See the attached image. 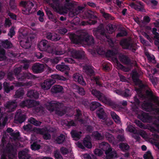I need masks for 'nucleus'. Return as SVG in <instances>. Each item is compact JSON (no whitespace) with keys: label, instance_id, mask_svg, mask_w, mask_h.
<instances>
[{"label":"nucleus","instance_id":"f257e3e1","mask_svg":"<svg viewBox=\"0 0 159 159\" xmlns=\"http://www.w3.org/2000/svg\"><path fill=\"white\" fill-rule=\"evenodd\" d=\"M101 149L96 148L94 151V154L98 156H101L105 152L107 159H111L117 157V154L116 151L110 147L108 143L105 142H102L99 145Z\"/></svg>","mask_w":159,"mask_h":159},{"label":"nucleus","instance_id":"f03ea898","mask_svg":"<svg viewBox=\"0 0 159 159\" xmlns=\"http://www.w3.org/2000/svg\"><path fill=\"white\" fill-rule=\"evenodd\" d=\"M69 38L75 43L85 42L88 45H93L94 43V39L92 35L86 32L82 33L79 35H76L75 34H70Z\"/></svg>","mask_w":159,"mask_h":159},{"label":"nucleus","instance_id":"7ed1b4c3","mask_svg":"<svg viewBox=\"0 0 159 159\" xmlns=\"http://www.w3.org/2000/svg\"><path fill=\"white\" fill-rule=\"evenodd\" d=\"M93 34L97 39L104 41H107L111 46L112 47L114 45L112 38L106 34L105 30L102 27H98L94 31Z\"/></svg>","mask_w":159,"mask_h":159},{"label":"nucleus","instance_id":"20e7f679","mask_svg":"<svg viewBox=\"0 0 159 159\" xmlns=\"http://www.w3.org/2000/svg\"><path fill=\"white\" fill-rule=\"evenodd\" d=\"M92 94L100 101L107 104L112 108H115L117 105L115 102L112 101L111 99L106 97L103 94L96 89H90Z\"/></svg>","mask_w":159,"mask_h":159},{"label":"nucleus","instance_id":"39448f33","mask_svg":"<svg viewBox=\"0 0 159 159\" xmlns=\"http://www.w3.org/2000/svg\"><path fill=\"white\" fill-rule=\"evenodd\" d=\"M37 46L39 49L42 51H48L50 53L57 55H61L63 53V51L57 50L50 47L48 41L45 39L42 40L38 43Z\"/></svg>","mask_w":159,"mask_h":159},{"label":"nucleus","instance_id":"423d86ee","mask_svg":"<svg viewBox=\"0 0 159 159\" xmlns=\"http://www.w3.org/2000/svg\"><path fill=\"white\" fill-rule=\"evenodd\" d=\"M49 110L51 111H55V113L59 116H63L66 112L65 109H63L61 103L51 101L49 103Z\"/></svg>","mask_w":159,"mask_h":159},{"label":"nucleus","instance_id":"0eeeda50","mask_svg":"<svg viewBox=\"0 0 159 159\" xmlns=\"http://www.w3.org/2000/svg\"><path fill=\"white\" fill-rule=\"evenodd\" d=\"M120 45L123 49L131 50L133 52L137 49L136 44L134 43L131 39H123L120 42Z\"/></svg>","mask_w":159,"mask_h":159},{"label":"nucleus","instance_id":"6e6552de","mask_svg":"<svg viewBox=\"0 0 159 159\" xmlns=\"http://www.w3.org/2000/svg\"><path fill=\"white\" fill-rule=\"evenodd\" d=\"M14 145L10 143H8L6 148L3 149V152L1 155V159H7V156L9 159H12L14 156Z\"/></svg>","mask_w":159,"mask_h":159},{"label":"nucleus","instance_id":"1a4fd4ad","mask_svg":"<svg viewBox=\"0 0 159 159\" xmlns=\"http://www.w3.org/2000/svg\"><path fill=\"white\" fill-rule=\"evenodd\" d=\"M20 5L23 7L22 13L23 14L28 15L32 12L31 9L34 5L32 2L21 1L20 2Z\"/></svg>","mask_w":159,"mask_h":159},{"label":"nucleus","instance_id":"9d476101","mask_svg":"<svg viewBox=\"0 0 159 159\" xmlns=\"http://www.w3.org/2000/svg\"><path fill=\"white\" fill-rule=\"evenodd\" d=\"M71 56L74 58L79 59H84L85 57V52L82 50H77L74 49H70Z\"/></svg>","mask_w":159,"mask_h":159},{"label":"nucleus","instance_id":"9b49d317","mask_svg":"<svg viewBox=\"0 0 159 159\" xmlns=\"http://www.w3.org/2000/svg\"><path fill=\"white\" fill-rule=\"evenodd\" d=\"M34 75L29 73H21L16 76L18 80L19 81H26L28 79L34 78Z\"/></svg>","mask_w":159,"mask_h":159},{"label":"nucleus","instance_id":"f8f14e48","mask_svg":"<svg viewBox=\"0 0 159 159\" xmlns=\"http://www.w3.org/2000/svg\"><path fill=\"white\" fill-rule=\"evenodd\" d=\"M138 118L143 122H149L152 120V117L148 113L142 111L140 114L138 115Z\"/></svg>","mask_w":159,"mask_h":159},{"label":"nucleus","instance_id":"ddd939ff","mask_svg":"<svg viewBox=\"0 0 159 159\" xmlns=\"http://www.w3.org/2000/svg\"><path fill=\"white\" fill-rule=\"evenodd\" d=\"M45 68L44 64L39 63H35L32 66V69L34 74H38L43 72Z\"/></svg>","mask_w":159,"mask_h":159},{"label":"nucleus","instance_id":"4468645a","mask_svg":"<svg viewBox=\"0 0 159 159\" xmlns=\"http://www.w3.org/2000/svg\"><path fill=\"white\" fill-rule=\"evenodd\" d=\"M36 104H39V102H37L33 100L26 99L22 101L20 103V106L24 107H33L35 106V103Z\"/></svg>","mask_w":159,"mask_h":159},{"label":"nucleus","instance_id":"2eb2a0df","mask_svg":"<svg viewBox=\"0 0 159 159\" xmlns=\"http://www.w3.org/2000/svg\"><path fill=\"white\" fill-rule=\"evenodd\" d=\"M56 81L52 79H47L41 84V87L44 90H48L50 89Z\"/></svg>","mask_w":159,"mask_h":159},{"label":"nucleus","instance_id":"dca6fc26","mask_svg":"<svg viewBox=\"0 0 159 159\" xmlns=\"http://www.w3.org/2000/svg\"><path fill=\"white\" fill-rule=\"evenodd\" d=\"M15 117L16 120L20 123H21L25 121L26 118L25 115L22 113L21 110H18L16 111Z\"/></svg>","mask_w":159,"mask_h":159},{"label":"nucleus","instance_id":"f3484780","mask_svg":"<svg viewBox=\"0 0 159 159\" xmlns=\"http://www.w3.org/2000/svg\"><path fill=\"white\" fill-rule=\"evenodd\" d=\"M137 2L140 6L136 4L134 2L130 3L129 5L131 8H133L136 11H143L144 9L143 3L140 1Z\"/></svg>","mask_w":159,"mask_h":159},{"label":"nucleus","instance_id":"a211bd4d","mask_svg":"<svg viewBox=\"0 0 159 159\" xmlns=\"http://www.w3.org/2000/svg\"><path fill=\"white\" fill-rule=\"evenodd\" d=\"M73 77L74 80L80 84L84 86L86 85V83L81 74L78 73H75L73 75Z\"/></svg>","mask_w":159,"mask_h":159},{"label":"nucleus","instance_id":"6ab92c4d","mask_svg":"<svg viewBox=\"0 0 159 159\" xmlns=\"http://www.w3.org/2000/svg\"><path fill=\"white\" fill-rule=\"evenodd\" d=\"M47 38L52 41H57L60 40L61 37L59 34L52 33L48 32L47 34Z\"/></svg>","mask_w":159,"mask_h":159},{"label":"nucleus","instance_id":"aec40b11","mask_svg":"<svg viewBox=\"0 0 159 159\" xmlns=\"http://www.w3.org/2000/svg\"><path fill=\"white\" fill-rule=\"evenodd\" d=\"M93 67L91 66L86 65L84 66L83 69L87 75L90 76L95 75V72L93 70Z\"/></svg>","mask_w":159,"mask_h":159},{"label":"nucleus","instance_id":"412c9836","mask_svg":"<svg viewBox=\"0 0 159 159\" xmlns=\"http://www.w3.org/2000/svg\"><path fill=\"white\" fill-rule=\"evenodd\" d=\"M142 109L146 111L150 112L152 110V104L151 102H144L142 104Z\"/></svg>","mask_w":159,"mask_h":159},{"label":"nucleus","instance_id":"4be33fe9","mask_svg":"<svg viewBox=\"0 0 159 159\" xmlns=\"http://www.w3.org/2000/svg\"><path fill=\"white\" fill-rule=\"evenodd\" d=\"M52 8L56 11L58 12L61 11V7L60 5V2L59 0H52V3L51 4Z\"/></svg>","mask_w":159,"mask_h":159},{"label":"nucleus","instance_id":"5701e85b","mask_svg":"<svg viewBox=\"0 0 159 159\" xmlns=\"http://www.w3.org/2000/svg\"><path fill=\"white\" fill-rule=\"evenodd\" d=\"M27 97L31 98L37 99L39 97V93L35 90H30L28 91L27 93Z\"/></svg>","mask_w":159,"mask_h":159},{"label":"nucleus","instance_id":"b1692460","mask_svg":"<svg viewBox=\"0 0 159 159\" xmlns=\"http://www.w3.org/2000/svg\"><path fill=\"white\" fill-rule=\"evenodd\" d=\"M18 156L20 159H29L30 156L27 152L24 150L20 151L18 153Z\"/></svg>","mask_w":159,"mask_h":159},{"label":"nucleus","instance_id":"393cba45","mask_svg":"<svg viewBox=\"0 0 159 159\" xmlns=\"http://www.w3.org/2000/svg\"><path fill=\"white\" fill-rule=\"evenodd\" d=\"M97 114L99 119H102L104 121H105L106 113L103 108H99L97 111Z\"/></svg>","mask_w":159,"mask_h":159},{"label":"nucleus","instance_id":"a878e982","mask_svg":"<svg viewBox=\"0 0 159 159\" xmlns=\"http://www.w3.org/2000/svg\"><path fill=\"white\" fill-rule=\"evenodd\" d=\"M56 69L61 71H63L65 70H69L70 69L69 67L65 64L63 62H62L61 64H58L56 66Z\"/></svg>","mask_w":159,"mask_h":159},{"label":"nucleus","instance_id":"bb28decb","mask_svg":"<svg viewBox=\"0 0 159 159\" xmlns=\"http://www.w3.org/2000/svg\"><path fill=\"white\" fill-rule=\"evenodd\" d=\"M147 88V86L142 83H140L139 85V88L136 89V91L138 93H140L141 96V97H144L143 94H142V92L144 91Z\"/></svg>","mask_w":159,"mask_h":159},{"label":"nucleus","instance_id":"cd10ccee","mask_svg":"<svg viewBox=\"0 0 159 159\" xmlns=\"http://www.w3.org/2000/svg\"><path fill=\"white\" fill-rule=\"evenodd\" d=\"M3 86L4 92L7 93H8L11 90H13L14 88L13 85L10 86V84L6 82L3 83Z\"/></svg>","mask_w":159,"mask_h":159},{"label":"nucleus","instance_id":"c85d7f7f","mask_svg":"<svg viewBox=\"0 0 159 159\" xmlns=\"http://www.w3.org/2000/svg\"><path fill=\"white\" fill-rule=\"evenodd\" d=\"M120 61L125 64L129 65L131 63V60L127 56L123 55L119 57Z\"/></svg>","mask_w":159,"mask_h":159},{"label":"nucleus","instance_id":"c756f323","mask_svg":"<svg viewBox=\"0 0 159 159\" xmlns=\"http://www.w3.org/2000/svg\"><path fill=\"white\" fill-rule=\"evenodd\" d=\"M76 113L75 115V116L77 120L80 122L83 123L84 120L82 118V115L81 111L79 108L76 109Z\"/></svg>","mask_w":159,"mask_h":159},{"label":"nucleus","instance_id":"7c9ffc66","mask_svg":"<svg viewBox=\"0 0 159 159\" xmlns=\"http://www.w3.org/2000/svg\"><path fill=\"white\" fill-rule=\"evenodd\" d=\"M101 104L97 102H93L90 104V110L91 111H94L97 108L101 106Z\"/></svg>","mask_w":159,"mask_h":159},{"label":"nucleus","instance_id":"2f4dec72","mask_svg":"<svg viewBox=\"0 0 159 159\" xmlns=\"http://www.w3.org/2000/svg\"><path fill=\"white\" fill-rule=\"evenodd\" d=\"M63 87L60 85H54L52 88V89L53 93H61L63 90Z\"/></svg>","mask_w":159,"mask_h":159},{"label":"nucleus","instance_id":"473e14b6","mask_svg":"<svg viewBox=\"0 0 159 159\" xmlns=\"http://www.w3.org/2000/svg\"><path fill=\"white\" fill-rule=\"evenodd\" d=\"M81 134V132H78L76 131L73 130H72L70 132V134L72 137L76 140L80 139V135Z\"/></svg>","mask_w":159,"mask_h":159},{"label":"nucleus","instance_id":"72a5a7b5","mask_svg":"<svg viewBox=\"0 0 159 159\" xmlns=\"http://www.w3.org/2000/svg\"><path fill=\"white\" fill-rule=\"evenodd\" d=\"M100 80V77L99 76H93L91 79L92 82L95 83L97 85L100 87H101L102 86V84L101 83Z\"/></svg>","mask_w":159,"mask_h":159},{"label":"nucleus","instance_id":"f704fd0d","mask_svg":"<svg viewBox=\"0 0 159 159\" xmlns=\"http://www.w3.org/2000/svg\"><path fill=\"white\" fill-rule=\"evenodd\" d=\"M92 136L97 140H101L104 139V136L98 131H94L92 133Z\"/></svg>","mask_w":159,"mask_h":159},{"label":"nucleus","instance_id":"c9c22d12","mask_svg":"<svg viewBox=\"0 0 159 159\" xmlns=\"http://www.w3.org/2000/svg\"><path fill=\"white\" fill-rule=\"evenodd\" d=\"M83 144L85 147L90 148H91L92 145L90 141V139L88 138H85L83 140Z\"/></svg>","mask_w":159,"mask_h":159},{"label":"nucleus","instance_id":"e433bc0d","mask_svg":"<svg viewBox=\"0 0 159 159\" xmlns=\"http://www.w3.org/2000/svg\"><path fill=\"white\" fill-rule=\"evenodd\" d=\"M15 102L14 101L8 102L5 105V107L9 109H11L12 111L13 110L16 108V106H15L14 105Z\"/></svg>","mask_w":159,"mask_h":159},{"label":"nucleus","instance_id":"4c0bfd02","mask_svg":"<svg viewBox=\"0 0 159 159\" xmlns=\"http://www.w3.org/2000/svg\"><path fill=\"white\" fill-rule=\"evenodd\" d=\"M20 45L22 47L25 49H28L31 47L30 43L28 40H26L25 42H21Z\"/></svg>","mask_w":159,"mask_h":159},{"label":"nucleus","instance_id":"58836bf2","mask_svg":"<svg viewBox=\"0 0 159 159\" xmlns=\"http://www.w3.org/2000/svg\"><path fill=\"white\" fill-rule=\"evenodd\" d=\"M105 136L107 139L108 140L109 142L114 144L115 138L112 134L109 133H106Z\"/></svg>","mask_w":159,"mask_h":159},{"label":"nucleus","instance_id":"ea45409f","mask_svg":"<svg viewBox=\"0 0 159 159\" xmlns=\"http://www.w3.org/2000/svg\"><path fill=\"white\" fill-rule=\"evenodd\" d=\"M24 90L23 89H19L15 93L16 97L17 98H22L24 95Z\"/></svg>","mask_w":159,"mask_h":159},{"label":"nucleus","instance_id":"a19ab883","mask_svg":"<svg viewBox=\"0 0 159 159\" xmlns=\"http://www.w3.org/2000/svg\"><path fill=\"white\" fill-rule=\"evenodd\" d=\"M41 133L43 135V138L46 140H48L51 139V135L48 133V130L46 129L44 131L43 130L41 131Z\"/></svg>","mask_w":159,"mask_h":159},{"label":"nucleus","instance_id":"79ce46f5","mask_svg":"<svg viewBox=\"0 0 159 159\" xmlns=\"http://www.w3.org/2000/svg\"><path fill=\"white\" fill-rule=\"evenodd\" d=\"M83 8L84 7H78V11L76 9L73 11L70 12L69 14L70 16V17H73L74 16L77 15L79 13V11H82Z\"/></svg>","mask_w":159,"mask_h":159},{"label":"nucleus","instance_id":"37998d69","mask_svg":"<svg viewBox=\"0 0 159 159\" xmlns=\"http://www.w3.org/2000/svg\"><path fill=\"white\" fill-rule=\"evenodd\" d=\"M65 139V136L63 134H61L58 136L56 139V141L59 144L63 143Z\"/></svg>","mask_w":159,"mask_h":159},{"label":"nucleus","instance_id":"c03bdc74","mask_svg":"<svg viewBox=\"0 0 159 159\" xmlns=\"http://www.w3.org/2000/svg\"><path fill=\"white\" fill-rule=\"evenodd\" d=\"M128 34L127 31L125 30L121 29L119 30V32L116 34L117 37L126 36Z\"/></svg>","mask_w":159,"mask_h":159},{"label":"nucleus","instance_id":"a18cd8bd","mask_svg":"<svg viewBox=\"0 0 159 159\" xmlns=\"http://www.w3.org/2000/svg\"><path fill=\"white\" fill-rule=\"evenodd\" d=\"M101 12L102 14L103 17L106 20H114V18L110 14L108 13H106L103 11H101Z\"/></svg>","mask_w":159,"mask_h":159},{"label":"nucleus","instance_id":"49530a36","mask_svg":"<svg viewBox=\"0 0 159 159\" xmlns=\"http://www.w3.org/2000/svg\"><path fill=\"white\" fill-rule=\"evenodd\" d=\"M72 5L71 3H66L61 7V9L63 11H65L64 12L66 13L67 11L70 10Z\"/></svg>","mask_w":159,"mask_h":159},{"label":"nucleus","instance_id":"de8ad7c7","mask_svg":"<svg viewBox=\"0 0 159 159\" xmlns=\"http://www.w3.org/2000/svg\"><path fill=\"white\" fill-rule=\"evenodd\" d=\"M121 95L125 97H130L131 96V90L128 89H126L125 90L122 91Z\"/></svg>","mask_w":159,"mask_h":159},{"label":"nucleus","instance_id":"09e8293b","mask_svg":"<svg viewBox=\"0 0 159 159\" xmlns=\"http://www.w3.org/2000/svg\"><path fill=\"white\" fill-rule=\"evenodd\" d=\"M2 45L5 48H11L12 44L10 41H8L7 40H6L2 42Z\"/></svg>","mask_w":159,"mask_h":159},{"label":"nucleus","instance_id":"8fccbe9b","mask_svg":"<svg viewBox=\"0 0 159 159\" xmlns=\"http://www.w3.org/2000/svg\"><path fill=\"white\" fill-rule=\"evenodd\" d=\"M119 147L123 151L128 150L129 148V145L127 144L124 143H121L120 144Z\"/></svg>","mask_w":159,"mask_h":159},{"label":"nucleus","instance_id":"3c124183","mask_svg":"<svg viewBox=\"0 0 159 159\" xmlns=\"http://www.w3.org/2000/svg\"><path fill=\"white\" fill-rule=\"evenodd\" d=\"M30 122L36 126H40L42 123V122L37 120L33 117H31L29 120Z\"/></svg>","mask_w":159,"mask_h":159},{"label":"nucleus","instance_id":"603ef678","mask_svg":"<svg viewBox=\"0 0 159 159\" xmlns=\"http://www.w3.org/2000/svg\"><path fill=\"white\" fill-rule=\"evenodd\" d=\"M5 50L0 45V61H3L5 59Z\"/></svg>","mask_w":159,"mask_h":159},{"label":"nucleus","instance_id":"864d4df0","mask_svg":"<svg viewBox=\"0 0 159 159\" xmlns=\"http://www.w3.org/2000/svg\"><path fill=\"white\" fill-rule=\"evenodd\" d=\"M111 115L112 118L116 122L119 123L120 121L119 117L115 112L111 111Z\"/></svg>","mask_w":159,"mask_h":159},{"label":"nucleus","instance_id":"5fc2aeb1","mask_svg":"<svg viewBox=\"0 0 159 159\" xmlns=\"http://www.w3.org/2000/svg\"><path fill=\"white\" fill-rule=\"evenodd\" d=\"M51 77L52 78V80H54L55 81L56 80H64V79H65L64 77L57 74L52 75H51Z\"/></svg>","mask_w":159,"mask_h":159},{"label":"nucleus","instance_id":"6e6d98bb","mask_svg":"<svg viewBox=\"0 0 159 159\" xmlns=\"http://www.w3.org/2000/svg\"><path fill=\"white\" fill-rule=\"evenodd\" d=\"M115 25L111 24H109L107 25L106 29L107 30L109 31L111 33H112L115 31Z\"/></svg>","mask_w":159,"mask_h":159},{"label":"nucleus","instance_id":"4d7b16f0","mask_svg":"<svg viewBox=\"0 0 159 159\" xmlns=\"http://www.w3.org/2000/svg\"><path fill=\"white\" fill-rule=\"evenodd\" d=\"M41 146L38 144L37 142H34L31 146V148L33 150H39Z\"/></svg>","mask_w":159,"mask_h":159},{"label":"nucleus","instance_id":"13d9d810","mask_svg":"<svg viewBox=\"0 0 159 159\" xmlns=\"http://www.w3.org/2000/svg\"><path fill=\"white\" fill-rule=\"evenodd\" d=\"M46 12L47 15L48 16L49 19H52V21L55 22H57V19L54 18L53 14L50 11H47Z\"/></svg>","mask_w":159,"mask_h":159},{"label":"nucleus","instance_id":"bf43d9fd","mask_svg":"<svg viewBox=\"0 0 159 159\" xmlns=\"http://www.w3.org/2000/svg\"><path fill=\"white\" fill-rule=\"evenodd\" d=\"M11 136L12 137L13 140H16L19 139V137L20 136V134L19 132H17L16 133H11L10 134Z\"/></svg>","mask_w":159,"mask_h":159},{"label":"nucleus","instance_id":"052dcab7","mask_svg":"<svg viewBox=\"0 0 159 159\" xmlns=\"http://www.w3.org/2000/svg\"><path fill=\"white\" fill-rule=\"evenodd\" d=\"M61 60V57H57L51 59L50 61L52 65L56 64L58 63Z\"/></svg>","mask_w":159,"mask_h":159},{"label":"nucleus","instance_id":"680f3d73","mask_svg":"<svg viewBox=\"0 0 159 159\" xmlns=\"http://www.w3.org/2000/svg\"><path fill=\"white\" fill-rule=\"evenodd\" d=\"M54 156L56 159H63V157L58 150L54 151Z\"/></svg>","mask_w":159,"mask_h":159},{"label":"nucleus","instance_id":"e2e57ef3","mask_svg":"<svg viewBox=\"0 0 159 159\" xmlns=\"http://www.w3.org/2000/svg\"><path fill=\"white\" fill-rule=\"evenodd\" d=\"M152 100L154 103L159 107V97L154 95L152 97Z\"/></svg>","mask_w":159,"mask_h":159},{"label":"nucleus","instance_id":"0e129e2a","mask_svg":"<svg viewBox=\"0 0 159 159\" xmlns=\"http://www.w3.org/2000/svg\"><path fill=\"white\" fill-rule=\"evenodd\" d=\"M84 157L85 159H97V157L94 155L85 154L84 155Z\"/></svg>","mask_w":159,"mask_h":159},{"label":"nucleus","instance_id":"69168bd1","mask_svg":"<svg viewBox=\"0 0 159 159\" xmlns=\"http://www.w3.org/2000/svg\"><path fill=\"white\" fill-rule=\"evenodd\" d=\"M149 80L153 85L157 84V77H154L153 76H151L149 77Z\"/></svg>","mask_w":159,"mask_h":159},{"label":"nucleus","instance_id":"338daca9","mask_svg":"<svg viewBox=\"0 0 159 159\" xmlns=\"http://www.w3.org/2000/svg\"><path fill=\"white\" fill-rule=\"evenodd\" d=\"M128 131L131 133H133L134 134H137L138 131L136 130L135 128L132 126H129L128 127Z\"/></svg>","mask_w":159,"mask_h":159},{"label":"nucleus","instance_id":"774afa93","mask_svg":"<svg viewBox=\"0 0 159 159\" xmlns=\"http://www.w3.org/2000/svg\"><path fill=\"white\" fill-rule=\"evenodd\" d=\"M61 153L63 155H66L68 153V150L66 148L63 147L60 148Z\"/></svg>","mask_w":159,"mask_h":159}]
</instances>
